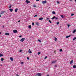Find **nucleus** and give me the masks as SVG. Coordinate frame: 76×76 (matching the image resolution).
<instances>
[{"mask_svg":"<svg viewBox=\"0 0 76 76\" xmlns=\"http://www.w3.org/2000/svg\"><path fill=\"white\" fill-rule=\"evenodd\" d=\"M25 38H23L21 39V40H20V41L21 42H23V41H25Z\"/></svg>","mask_w":76,"mask_h":76,"instance_id":"1","label":"nucleus"},{"mask_svg":"<svg viewBox=\"0 0 76 76\" xmlns=\"http://www.w3.org/2000/svg\"><path fill=\"white\" fill-rule=\"evenodd\" d=\"M6 11H1V13H0L1 15H3V14H4V13H5Z\"/></svg>","mask_w":76,"mask_h":76,"instance_id":"2","label":"nucleus"},{"mask_svg":"<svg viewBox=\"0 0 76 76\" xmlns=\"http://www.w3.org/2000/svg\"><path fill=\"white\" fill-rule=\"evenodd\" d=\"M47 3V1L45 0V1H42V3L43 4H45Z\"/></svg>","mask_w":76,"mask_h":76,"instance_id":"3","label":"nucleus"},{"mask_svg":"<svg viewBox=\"0 0 76 76\" xmlns=\"http://www.w3.org/2000/svg\"><path fill=\"white\" fill-rule=\"evenodd\" d=\"M17 31H18L16 30H14L13 31V33H16V32H17Z\"/></svg>","mask_w":76,"mask_h":76,"instance_id":"4","label":"nucleus"},{"mask_svg":"<svg viewBox=\"0 0 76 76\" xmlns=\"http://www.w3.org/2000/svg\"><path fill=\"white\" fill-rule=\"evenodd\" d=\"M42 74H40V73H38L37 74V76H42Z\"/></svg>","mask_w":76,"mask_h":76,"instance_id":"5","label":"nucleus"},{"mask_svg":"<svg viewBox=\"0 0 76 76\" xmlns=\"http://www.w3.org/2000/svg\"><path fill=\"white\" fill-rule=\"evenodd\" d=\"M26 2L27 4H28V3H30V1H28V0H26Z\"/></svg>","mask_w":76,"mask_h":76,"instance_id":"6","label":"nucleus"},{"mask_svg":"<svg viewBox=\"0 0 76 76\" xmlns=\"http://www.w3.org/2000/svg\"><path fill=\"white\" fill-rule=\"evenodd\" d=\"M28 53H30V54H31V53H32V52L31 51L30 49H29Z\"/></svg>","mask_w":76,"mask_h":76,"instance_id":"7","label":"nucleus"},{"mask_svg":"<svg viewBox=\"0 0 76 76\" xmlns=\"http://www.w3.org/2000/svg\"><path fill=\"white\" fill-rule=\"evenodd\" d=\"M71 37V36L70 35L67 36L66 37V38H69V37Z\"/></svg>","mask_w":76,"mask_h":76,"instance_id":"8","label":"nucleus"},{"mask_svg":"<svg viewBox=\"0 0 76 76\" xmlns=\"http://www.w3.org/2000/svg\"><path fill=\"white\" fill-rule=\"evenodd\" d=\"M10 60H11V61H13V58L10 57Z\"/></svg>","mask_w":76,"mask_h":76,"instance_id":"9","label":"nucleus"},{"mask_svg":"<svg viewBox=\"0 0 76 76\" xmlns=\"http://www.w3.org/2000/svg\"><path fill=\"white\" fill-rule=\"evenodd\" d=\"M73 63V60H72L69 63L70 64H72Z\"/></svg>","mask_w":76,"mask_h":76,"instance_id":"10","label":"nucleus"},{"mask_svg":"<svg viewBox=\"0 0 76 76\" xmlns=\"http://www.w3.org/2000/svg\"><path fill=\"white\" fill-rule=\"evenodd\" d=\"M43 19V18H39V20H42Z\"/></svg>","mask_w":76,"mask_h":76,"instance_id":"11","label":"nucleus"},{"mask_svg":"<svg viewBox=\"0 0 76 76\" xmlns=\"http://www.w3.org/2000/svg\"><path fill=\"white\" fill-rule=\"evenodd\" d=\"M56 61H53L52 62V64H54V63H56Z\"/></svg>","mask_w":76,"mask_h":76,"instance_id":"12","label":"nucleus"},{"mask_svg":"<svg viewBox=\"0 0 76 76\" xmlns=\"http://www.w3.org/2000/svg\"><path fill=\"white\" fill-rule=\"evenodd\" d=\"M56 18V17L55 16H54L52 18H51V19L52 20H53L54 19H55Z\"/></svg>","mask_w":76,"mask_h":76,"instance_id":"13","label":"nucleus"},{"mask_svg":"<svg viewBox=\"0 0 76 76\" xmlns=\"http://www.w3.org/2000/svg\"><path fill=\"white\" fill-rule=\"evenodd\" d=\"M6 35H9V34L8 33H5Z\"/></svg>","mask_w":76,"mask_h":76,"instance_id":"14","label":"nucleus"},{"mask_svg":"<svg viewBox=\"0 0 76 76\" xmlns=\"http://www.w3.org/2000/svg\"><path fill=\"white\" fill-rule=\"evenodd\" d=\"M9 10H10V11L11 12H12V11H13V9H10Z\"/></svg>","mask_w":76,"mask_h":76,"instance_id":"15","label":"nucleus"},{"mask_svg":"<svg viewBox=\"0 0 76 76\" xmlns=\"http://www.w3.org/2000/svg\"><path fill=\"white\" fill-rule=\"evenodd\" d=\"M18 10L17 8L15 9V12H17V11H18Z\"/></svg>","mask_w":76,"mask_h":76,"instance_id":"16","label":"nucleus"},{"mask_svg":"<svg viewBox=\"0 0 76 76\" xmlns=\"http://www.w3.org/2000/svg\"><path fill=\"white\" fill-rule=\"evenodd\" d=\"M52 14H53V15H55V14H56V12H55L53 11V12H52Z\"/></svg>","mask_w":76,"mask_h":76,"instance_id":"17","label":"nucleus"},{"mask_svg":"<svg viewBox=\"0 0 76 76\" xmlns=\"http://www.w3.org/2000/svg\"><path fill=\"white\" fill-rule=\"evenodd\" d=\"M36 24L37 25H39V23L38 22H36Z\"/></svg>","mask_w":76,"mask_h":76,"instance_id":"18","label":"nucleus"},{"mask_svg":"<svg viewBox=\"0 0 76 76\" xmlns=\"http://www.w3.org/2000/svg\"><path fill=\"white\" fill-rule=\"evenodd\" d=\"M28 28H29V29L31 28V26L30 25L28 26Z\"/></svg>","mask_w":76,"mask_h":76,"instance_id":"19","label":"nucleus"},{"mask_svg":"<svg viewBox=\"0 0 76 76\" xmlns=\"http://www.w3.org/2000/svg\"><path fill=\"white\" fill-rule=\"evenodd\" d=\"M3 56V54H0V57H2Z\"/></svg>","mask_w":76,"mask_h":76,"instance_id":"20","label":"nucleus"},{"mask_svg":"<svg viewBox=\"0 0 76 76\" xmlns=\"http://www.w3.org/2000/svg\"><path fill=\"white\" fill-rule=\"evenodd\" d=\"M55 41H56L57 40V39L56 37H55Z\"/></svg>","mask_w":76,"mask_h":76,"instance_id":"21","label":"nucleus"},{"mask_svg":"<svg viewBox=\"0 0 76 76\" xmlns=\"http://www.w3.org/2000/svg\"><path fill=\"white\" fill-rule=\"evenodd\" d=\"M76 65H74V66H73V68H76Z\"/></svg>","mask_w":76,"mask_h":76,"instance_id":"22","label":"nucleus"},{"mask_svg":"<svg viewBox=\"0 0 76 76\" xmlns=\"http://www.w3.org/2000/svg\"><path fill=\"white\" fill-rule=\"evenodd\" d=\"M75 32H76V30H74L73 31V34H74V33H75Z\"/></svg>","mask_w":76,"mask_h":76,"instance_id":"23","label":"nucleus"},{"mask_svg":"<svg viewBox=\"0 0 76 76\" xmlns=\"http://www.w3.org/2000/svg\"><path fill=\"white\" fill-rule=\"evenodd\" d=\"M62 51H63V50H62V49H61L59 50V51H60V52H61Z\"/></svg>","mask_w":76,"mask_h":76,"instance_id":"24","label":"nucleus"},{"mask_svg":"<svg viewBox=\"0 0 76 76\" xmlns=\"http://www.w3.org/2000/svg\"><path fill=\"white\" fill-rule=\"evenodd\" d=\"M75 39H76V37H74V38L73 39V41H75Z\"/></svg>","mask_w":76,"mask_h":76,"instance_id":"25","label":"nucleus"},{"mask_svg":"<svg viewBox=\"0 0 76 76\" xmlns=\"http://www.w3.org/2000/svg\"><path fill=\"white\" fill-rule=\"evenodd\" d=\"M1 61H3V60H4V59L2 58H1Z\"/></svg>","mask_w":76,"mask_h":76,"instance_id":"26","label":"nucleus"},{"mask_svg":"<svg viewBox=\"0 0 76 76\" xmlns=\"http://www.w3.org/2000/svg\"><path fill=\"white\" fill-rule=\"evenodd\" d=\"M38 41H39V42H41V41L39 39L38 40Z\"/></svg>","mask_w":76,"mask_h":76,"instance_id":"27","label":"nucleus"},{"mask_svg":"<svg viewBox=\"0 0 76 76\" xmlns=\"http://www.w3.org/2000/svg\"><path fill=\"white\" fill-rule=\"evenodd\" d=\"M41 54V53H40V52H38V55H39V54Z\"/></svg>","mask_w":76,"mask_h":76,"instance_id":"28","label":"nucleus"},{"mask_svg":"<svg viewBox=\"0 0 76 76\" xmlns=\"http://www.w3.org/2000/svg\"><path fill=\"white\" fill-rule=\"evenodd\" d=\"M20 64H23V62H20Z\"/></svg>","mask_w":76,"mask_h":76,"instance_id":"29","label":"nucleus"},{"mask_svg":"<svg viewBox=\"0 0 76 76\" xmlns=\"http://www.w3.org/2000/svg\"><path fill=\"white\" fill-rule=\"evenodd\" d=\"M33 7H36V5H33Z\"/></svg>","mask_w":76,"mask_h":76,"instance_id":"30","label":"nucleus"},{"mask_svg":"<svg viewBox=\"0 0 76 76\" xmlns=\"http://www.w3.org/2000/svg\"><path fill=\"white\" fill-rule=\"evenodd\" d=\"M9 7V8H11V7H12V5H10V6Z\"/></svg>","mask_w":76,"mask_h":76,"instance_id":"31","label":"nucleus"},{"mask_svg":"<svg viewBox=\"0 0 76 76\" xmlns=\"http://www.w3.org/2000/svg\"><path fill=\"white\" fill-rule=\"evenodd\" d=\"M61 18H64V17H63V15H61Z\"/></svg>","mask_w":76,"mask_h":76,"instance_id":"32","label":"nucleus"},{"mask_svg":"<svg viewBox=\"0 0 76 76\" xmlns=\"http://www.w3.org/2000/svg\"><path fill=\"white\" fill-rule=\"evenodd\" d=\"M49 22L50 23H52V22H51L50 20H49Z\"/></svg>","mask_w":76,"mask_h":76,"instance_id":"33","label":"nucleus"},{"mask_svg":"<svg viewBox=\"0 0 76 76\" xmlns=\"http://www.w3.org/2000/svg\"><path fill=\"white\" fill-rule=\"evenodd\" d=\"M74 15V14H71V16H73Z\"/></svg>","mask_w":76,"mask_h":76,"instance_id":"34","label":"nucleus"},{"mask_svg":"<svg viewBox=\"0 0 76 76\" xmlns=\"http://www.w3.org/2000/svg\"><path fill=\"white\" fill-rule=\"evenodd\" d=\"M32 25H33V26H34V23H32Z\"/></svg>","mask_w":76,"mask_h":76,"instance_id":"35","label":"nucleus"},{"mask_svg":"<svg viewBox=\"0 0 76 76\" xmlns=\"http://www.w3.org/2000/svg\"><path fill=\"white\" fill-rule=\"evenodd\" d=\"M47 58V56H46L45 58V59H46V58Z\"/></svg>","mask_w":76,"mask_h":76,"instance_id":"36","label":"nucleus"},{"mask_svg":"<svg viewBox=\"0 0 76 76\" xmlns=\"http://www.w3.org/2000/svg\"><path fill=\"white\" fill-rule=\"evenodd\" d=\"M68 28H69L70 27V25H68Z\"/></svg>","mask_w":76,"mask_h":76,"instance_id":"37","label":"nucleus"},{"mask_svg":"<svg viewBox=\"0 0 76 76\" xmlns=\"http://www.w3.org/2000/svg\"><path fill=\"white\" fill-rule=\"evenodd\" d=\"M37 16V15H36L34 16V17H36Z\"/></svg>","mask_w":76,"mask_h":76,"instance_id":"38","label":"nucleus"},{"mask_svg":"<svg viewBox=\"0 0 76 76\" xmlns=\"http://www.w3.org/2000/svg\"><path fill=\"white\" fill-rule=\"evenodd\" d=\"M57 25H58L59 24V22H57Z\"/></svg>","mask_w":76,"mask_h":76,"instance_id":"39","label":"nucleus"},{"mask_svg":"<svg viewBox=\"0 0 76 76\" xmlns=\"http://www.w3.org/2000/svg\"><path fill=\"white\" fill-rule=\"evenodd\" d=\"M59 1H57V3H58V4H59Z\"/></svg>","mask_w":76,"mask_h":76,"instance_id":"40","label":"nucleus"},{"mask_svg":"<svg viewBox=\"0 0 76 76\" xmlns=\"http://www.w3.org/2000/svg\"><path fill=\"white\" fill-rule=\"evenodd\" d=\"M58 19V18H55V19L56 20H57V19Z\"/></svg>","mask_w":76,"mask_h":76,"instance_id":"41","label":"nucleus"},{"mask_svg":"<svg viewBox=\"0 0 76 76\" xmlns=\"http://www.w3.org/2000/svg\"><path fill=\"white\" fill-rule=\"evenodd\" d=\"M47 20H49V18H47Z\"/></svg>","mask_w":76,"mask_h":76,"instance_id":"42","label":"nucleus"},{"mask_svg":"<svg viewBox=\"0 0 76 76\" xmlns=\"http://www.w3.org/2000/svg\"><path fill=\"white\" fill-rule=\"evenodd\" d=\"M19 37H20V38H21V37H22V36H19Z\"/></svg>","mask_w":76,"mask_h":76,"instance_id":"43","label":"nucleus"},{"mask_svg":"<svg viewBox=\"0 0 76 76\" xmlns=\"http://www.w3.org/2000/svg\"><path fill=\"white\" fill-rule=\"evenodd\" d=\"M27 60H29V57H28L27 58Z\"/></svg>","mask_w":76,"mask_h":76,"instance_id":"44","label":"nucleus"},{"mask_svg":"<svg viewBox=\"0 0 76 76\" xmlns=\"http://www.w3.org/2000/svg\"><path fill=\"white\" fill-rule=\"evenodd\" d=\"M19 51H20V52H22L21 50H20Z\"/></svg>","mask_w":76,"mask_h":76,"instance_id":"45","label":"nucleus"},{"mask_svg":"<svg viewBox=\"0 0 76 76\" xmlns=\"http://www.w3.org/2000/svg\"><path fill=\"white\" fill-rule=\"evenodd\" d=\"M57 65H55V67H57Z\"/></svg>","mask_w":76,"mask_h":76,"instance_id":"46","label":"nucleus"},{"mask_svg":"<svg viewBox=\"0 0 76 76\" xmlns=\"http://www.w3.org/2000/svg\"><path fill=\"white\" fill-rule=\"evenodd\" d=\"M36 1H39V0H36Z\"/></svg>","mask_w":76,"mask_h":76,"instance_id":"47","label":"nucleus"},{"mask_svg":"<svg viewBox=\"0 0 76 76\" xmlns=\"http://www.w3.org/2000/svg\"><path fill=\"white\" fill-rule=\"evenodd\" d=\"M69 1H72V0H69Z\"/></svg>","mask_w":76,"mask_h":76,"instance_id":"48","label":"nucleus"},{"mask_svg":"<svg viewBox=\"0 0 76 76\" xmlns=\"http://www.w3.org/2000/svg\"><path fill=\"white\" fill-rule=\"evenodd\" d=\"M18 22H20V20H19L18 21Z\"/></svg>","mask_w":76,"mask_h":76,"instance_id":"49","label":"nucleus"},{"mask_svg":"<svg viewBox=\"0 0 76 76\" xmlns=\"http://www.w3.org/2000/svg\"><path fill=\"white\" fill-rule=\"evenodd\" d=\"M1 34V32H0V35Z\"/></svg>","mask_w":76,"mask_h":76,"instance_id":"50","label":"nucleus"},{"mask_svg":"<svg viewBox=\"0 0 76 76\" xmlns=\"http://www.w3.org/2000/svg\"><path fill=\"white\" fill-rule=\"evenodd\" d=\"M1 17V15H0V17Z\"/></svg>","mask_w":76,"mask_h":76,"instance_id":"51","label":"nucleus"},{"mask_svg":"<svg viewBox=\"0 0 76 76\" xmlns=\"http://www.w3.org/2000/svg\"><path fill=\"white\" fill-rule=\"evenodd\" d=\"M47 76H49V75H47Z\"/></svg>","mask_w":76,"mask_h":76,"instance_id":"52","label":"nucleus"},{"mask_svg":"<svg viewBox=\"0 0 76 76\" xmlns=\"http://www.w3.org/2000/svg\"><path fill=\"white\" fill-rule=\"evenodd\" d=\"M75 2L76 3V0H75Z\"/></svg>","mask_w":76,"mask_h":76,"instance_id":"53","label":"nucleus"},{"mask_svg":"<svg viewBox=\"0 0 76 76\" xmlns=\"http://www.w3.org/2000/svg\"><path fill=\"white\" fill-rule=\"evenodd\" d=\"M1 66H2V65H1Z\"/></svg>","mask_w":76,"mask_h":76,"instance_id":"54","label":"nucleus"}]
</instances>
